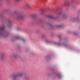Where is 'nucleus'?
<instances>
[{
    "label": "nucleus",
    "instance_id": "obj_7",
    "mask_svg": "<svg viewBox=\"0 0 80 80\" xmlns=\"http://www.w3.org/2000/svg\"><path fill=\"white\" fill-rule=\"evenodd\" d=\"M62 16L63 18H65V17H66L65 15L64 14H63L62 15Z\"/></svg>",
    "mask_w": 80,
    "mask_h": 80
},
{
    "label": "nucleus",
    "instance_id": "obj_9",
    "mask_svg": "<svg viewBox=\"0 0 80 80\" xmlns=\"http://www.w3.org/2000/svg\"><path fill=\"white\" fill-rule=\"evenodd\" d=\"M4 57V56H3L2 55V56H1V58H3V57Z\"/></svg>",
    "mask_w": 80,
    "mask_h": 80
},
{
    "label": "nucleus",
    "instance_id": "obj_11",
    "mask_svg": "<svg viewBox=\"0 0 80 80\" xmlns=\"http://www.w3.org/2000/svg\"><path fill=\"white\" fill-rule=\"evenodd\" d=\"M22 40L23 42H24V41H25V39H23Z\"/></svg>",
    "mask_w": 80,
    "mask_h": 80
},
{
    "label": "nucleus",
    "instance_id": "obj_5",
    "mask_svg": "<svg viewBox=\"0 0 80 80\" xmlns=\"http://www.w3.org/2000/svg\"><path fill=\"white\" fill-rule=\"evenodd\" d=\"M26 6L28 8V7H30V4H27Z\"/></svg>",
    "mask_w": 80,
    "mask_h": 80
},
{
    "label": "nucleus",
    "instance_id": "obj_12",
    "mask_svg": "<svg viewBox=\"0 0 80 80\" xmlns=\"http://www.w3.org/2000/svg\"><path fill=\"white\" fill-rule=\"evenodd\" d=\"M2 35V33H0V35Z\"/></svg>",
    "mask_w": 80,
    "mask_h": 80
},
{
    "label": "nucleus",
    "instance_id": "obj_8",
    "mask_svg": "<svg viewBox=\"0 0 80 80\" xmlns=\"http://www.w3.org/2000/svg\"><path fill=\"white\" fill-rule=\"evenodd\" d=\"M58 28H60V27H61V26L59 25L57 26Z\"/></svg>",
    "mask_w": 80,
    "mask_h": 80
},
{
    "label": "nucleus",
    "instance_id": "obj_6",
    "mask_svg": "<svg viewBox=\"0 0 80 80\" xmlns=\"http://www.w3.org/2000/svg\"><path fill=\"white\" fill-rule=\"evenodd\" d=\"M58 78H61V77H62V76H61L60 74H58Z\"/></svg>",
    "mask_w": 80,
    "mask_h": 80
},
{
    "label": "nucleus",
    "instance_id": "obj_3",
    "mask_svg": "<svg viewBox=\"0 0 80 80\" xmlns=\"http://www.w3.org/2000/svg\"><path fill=\"white\" fill-rule=\"evenodd\" d=\"M0 30L1 32H4V27H3L2 28H1Z\"/></svg>",
    "mask_w": 80,
    "mask_h": 80
},
{
    "label": "nucleus",
    "instance_id": "obj_10",
    "mask_svg": "<svg viewBox=\"0 0 80 80\" xmlns=\"http://www.w3.org/2000/svg\"><path fill=\"white\" fill-rule=\"evenodd\" d=\"M20 0H16V2H18Z\"/></svg>",
    "mask_w": 80,
    "mask_h": 80
},
{
    "label": "nucleus",
    "instance_id": "obj_2",
    "mask_svg": "<svg viewBox=\"0 0 80 80\" xmlns=\"http://www.w3.org/2000/svg\"><path fill=\"white\" fill-rule=\"evenodd\" d=\"M22 75V74H18L17 75H15L13 76H12V78L13 79H15L16 78H17V77H21Z\"/></svg>",
    "mask_w": 80,
    "mask_h": 80
},
{
    "label": "nucleus",
    "instance_id": "obj_13",
    "mask_svg": "<svg viewBox=\"0 0 80 80\" xmlns=\"http://www.w3.org/2000/svg\"><path fill=\"white\" fill-rule=\"evenodd\" d=\"M58 45H59V44H58Z\"/></svg>",
    "mask_w": 80,
    "mask_h": 80
},
{
    "label": "nucleus",
    "instance_id": "obj_4",
    "mask_svg": "<svg viewBox=\"0 0 80 80\" xmlns=\"http://www.w3.org/2000/svg\"><path fill=\"white\" fill-rule=\"evenodd\" d=\"M48 17L49 18H53V16L50 15L48 16Z\"/></svg>",
    "mask_w": 80,
    "mask_h": 80
},
{
    "label": "nucleus",
    "instance_id": "obj_1",
    "mask_svg": "<svg viewBox=\"0 0 80 80\" xmlns=\"http://www.w3.org/2000/svg\"><path fill=\"white\" fill-rule=\"evenodd\" d=\"M24 18V16L23 15L19 14L17 16L16 18L17 20H21V19H23Z\"/></svg>",
    "mask_w": 80,
    "mask_h": 80
}]
</instances>
